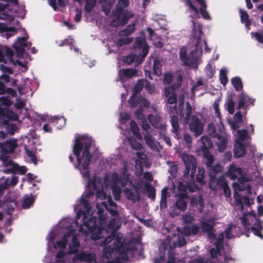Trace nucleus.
<instances>
[{
  "mask_svg": "<svg viewBox=\"0 0 263 263\" xmlns=\"http://www.w3.org/2000/svg\"><path fill=\"white\" fill-rule=\"evenodd\" d=\"M228 70L225 69H221L220 70V80L223 85H226L228 82L227 77Z\"/></svg>",
  "mask_w": 263,
  "mask_h": 263,
  "instance_id": "45",
  "label": "nucleus"
},
{
  "mask_svg": "<svg viewBox=\"0 0 263 263\" xmlns=\"http://www.w3.org/2000/svg\"><path fill=\"white\" fill-rule=\"evenodd\" d=\"M147 118L154 128L160 130V134L165 132L166 125L161 122L160 116H147Z\"/></svg>",
  "mask_w": 263,
  "mask_h": 263,
  "instance_id": "18",
  "label": "nucleus"
},
{
  "mask_svg": "<svg viewBox=\"0 0 263 263\" xmlns=\"http://www.w3.org/2000/svg\"><path fill=\"white\" fill-rule=\"evenodd\" d=\"M27 40V38L26 37H20L18 38L17 41L14 42V44H17L18 46L25 47V46L27 45L26 44V41Z\"/></svg>",
  "mask_w": 263,
  "mask_h": 263,
  "instance_id": "61",
  "label": "nucleus"
},
{
  "mask_svg": "<svg viewBox=\"0 0 263 263\" xmlns=\"http://www.w3.org/2000/svg\"><path fill=\"white\" fill-rule=\"evenodd\" d=\"M241 109H247L246 106V99H245V96L244 95H241L240 96L238 106L237 107V109L238 111L234 114L235 116H240V115H243L242 113L241 112L240 110Z\"/></svg>",
  "mask_w": 263,
  "mask_h": 263,
  "instance_id": "30",
  "label": "nucleus"
},
{
  "mask_svg": "<svg viewBox=\"0 0 263 263\" xmlns=\"http://www.w3.org/2000/svg\"><path fill=\"white\" fill-rule=\"evenodd\" d=\"M173 80V76L171 73H166L163 78V84H170Z\"/></svg>",
  "mask_w": 263,
  "mask_h": 263,
  "instance_id": "62",
  "label": "nucleus"
},
{
  "mask_svg": "<svg viewBox=\"0 0 263 263\" xmlns=\"http://www.w3.org/2000/svg\"><path fill=\"white\" fill-rule=\"evenodd\" d=\"M224 234L221 233L214 243V247L209 250L210 257L205 263H229L234 262V259L231 256V249L229 246H224Z\"/></svg>",
  "mask_w": 263,
  "mask_h": 263,
  "instance_id": "1",
  "label": "nucleus"
},
{
  "mask_svg": "<svg viewBox=\"0 0 263 263\" xmlns=\"http://www.w3.org/2000/svg\"><path fill=\"white\" fill-rule=\"evenodd\" d=\"M262 229V223L259 219H257L254 226L251 227V230L254 234L262 239H263V235L261 233Z\"/></svg>",
  "mask_w": 263,
  "mask_h": 263,
  "instance_id": "24",
  "label": "nucleus"
},
{
  "mask_svg": "<svg viewBox=\"0 0 263 263\" xmlns=\"http://www.w3.org/2000/svg\"><path fill=\"white\" fill-rule=\"evenodd\" d=\"M85 178L88 180V183L86 186V192L82 196L85 199H89L93 195L94 191H97V187L96 181L95 180H92L90 177L88 178Z\"/></svg>",
  "mask_w": 263,
  "mask_h": 263,
  "instance_id": "19",
  "label": "nucleus"
},
{
  "mask_svg": "<svg viewBox=\"0 0 263 263\" xmlns=\"http://www.w3.org/2000/svg\"><path fill=\"white\" fill-rule=\"evenodd\" d=\"M25 152L27 156L30 159L31 162L34 164H36L37 161V157L33 152L27 148H25Z\"/></svg>",
  "mask_w": 263,
  "mask_h": 263,
  "instance_id": "50",
  "label": "nucleus"
},
{
  "mask_svg": "<svg viewBox=\"0 0 263 263\" xmlns=\"http://www.w3.org/2000/svg\"><path fill=\"white\" fill-rule=\"evenodd\" d=\"M135 30V25L134 23L128 25L127 27L121 31V34L123 36H128Z\"/></svg>",
  "mask_w": 263,
  "mask_h": 263,
  "instance_id": "43",
  "label": "nucleus"
},
{
  "mask_svg": "<svg viewBox=\"0 0 263 263\" xmlns=\"http://www.w3.org/2000/svg\"><path fill=\"white\" fill-rule=\"evenodd\" d=\"M197 1L201 6V7L200 8V12L203 18L204 19L210 18L209 13L206 10V6L205 2L203 0H197Z\"/></svg>",
  "mask_w": 263,
  "mask_h": 263,
  "instance_id": "37",
  "label": "nucleus"
},
{
  "mask_svg": "<svg viewBox=\"0 0 263 263\" xmlns=\"http://www.w3.org/2000/svg\"><path fill=\"white\" fill-rule=\"evenodd\" d=\"M182 158L185 166L183 172V177L186 178L190 176V180L194 181L197 168L196 158L193 155L186 154H183Z\"/></svg>",
  "mask_w": 263,
  "mask_h": 263,
  "instance_id": "6",
  "label": "nucleus"
},
{
  "mask_svg": "<svg viewBox=\"0 0 263 263\" xmlns=\"http://www.w3.org/2000/svg\"><path fill=\"white\" fill-rule=\"evenodd\" d=\"M198 34L197 36V41L196 43V49L191 51V54L187 55L186 59H184L182 62L183 65L185 66L193 65L198 61V57L200 55L202 51V36L203 33L202 30V26L201 25L198 26Z\"/></svg>",
  "mask_w": 263,
  "mask_h": 263,
  "instance_id": "5",
  "label": "nucleus"
},
{
  "mask_svg": "<svg viewBox=\"0 0 263 263\" xmlns=\"http://www.w3.org/2000/svg\"><path fill=\"white\" fill-rule=\"evenodd\" d=\"M80 246V242L77 236L74 235L72 238V247L70 246L69 252L70 254H76L78 252V248Z\"/></svg>",
  "mask_w": 263,
  "mask_h": 263,
  "instance_id": "32",
  "label": "nucleus"
},
{
  "mask_svg": "<svg viewBox=\"0 0 263 263\" xmlns=\"http://www.w3.org/2000/svg\"><path fill=\"white\" fill-rule=\"evenodd\" d=\"M145 187L148 193V198H151L152 200H154L156 197V191L155 187H153L149 183H146Z\"/></svg>",
  "mask_w": 263,
  "mask_h": 263,
  "instance_id": "40",
  "label": "nucleus"
},
{
  "mask_svg": "<svg viewBox=\"0 0 263 263\" xmlns=\"http://www.w3.org/2000/svg\"><path fill=\"white\" fill-rule=\"evenodd\" d=\"M251 34L258 42L263 44V29L261 31L252 32Z\"/></svg>",
  "mask_w": 263,
  "mask_h": 263,
  "instance_id": "54",
  "label": "nucleus"
},
{
  "mask_svg": "<svg viewBox=\"0 0 263 263\" xmlns=\"http://www.w3.org/2000/svg\"><path fill=\"white\" fill-rule=\"evenodd\" d=\"M231 82L235 89L237 91H241L243 89V85L241 79L238 77L233 78Z\"/></svg>",
  "mask_w": 263,
  "mask_h": 263,
  "instance_id": "35",
  "label": "nucleus"
},
{
  "mask_svg": "<svg viewBox=\"0 0 263 263\" xmlns=\"http://www.w3.org/2000/svg\"><path fill=\"white\" fill-rule=\"evenodd\" d=\"M203 158L206 167L207 171L210 177V184H211L216 180V177L218 173L222 172L223 167L219 163L213 165L214 157L211 154L208 148L202 149Z\"/></svg>",
  "mask_w": 263,
  "mask_h": 263,
  "instance_id": "3",
  "label": "nucleus"
},
{
  "mask_svg": "<svg viewBox=\"0 0 263 263\" xmlns=\"http://www.w3.org/2000/svg\"><path fill=\"white\" fill-rule=\"evenodd\" d=\"M214 226L210 224L208 222L203 221L202 222V229L203 232L206 233L209 238L211 240L216 239V235L215 234V230L214 229Z\"/></svg>",
  "mask_w": 263,
  "mask_h": 263,
  "instance_id": "20",
  "label": "nucleus"
},
{
  "mask_svg": "<svg viewBox=\"0 0 263 263\" xmlns=\"http://www.w3.org/2000/svg\"><path fill=\"white\" fill-rule=\"evenodd\" d=\"M120 74L126 78H132L136 77L137 71L136 69H124L119 71Z\"/></svg>",
  "mask_w": 263,
  "mask_h": 263,
  "instance_id": "29",
  "label": "nucleus"
},
{
  "mask_svg": "<svg viewBox=\"0 0 263 263\" xmlns=\"http://www.w3.org/2000/svg\"><path fill=\"white\" fill-rule=\"evenodd\" d=\"M128 5V0H118L116 5L115 10H113L112 12L114 16H119L120 14H122L123 9L127 7Z\"/></svg>",
  "mask_w": 263,
  "mask_h": 263,
  "instance_id": "21",
  "label": "nucleus"
},
{
  "mask_svg": "<svg viewBox=\"0 0 263 263\" xmlns=\"http://www.w3.org/2000/svg\"><path fill=\"white\" fill-rule=\"evenodd\" d=\"M176 201L174 205L171 208V215L178 216L180 212H184L187 208V195L186 193H181L176 196Z\"/></svg>",
  "mask_w": 263,
  "mask_h": 263,
  "instance_id": "9",
  "label": "nucleus"
},
{
  "mask_svg": "<svg viewBox=\"0 0 263 263\" xmlns=\"http://www.w3.org/2000/svg\"><path fill=\"white\" fill-rule=\"evenodd\" d=\"M13 48L14 49L17 58H22L25 52V47L18 46L17 44H13Z\"/></svg>",
  "mask_w": 263,
  "mask_h": 263,
  "instance_id": "46",
  "label": "nucleus"
},
{
  "mask_svg": "<svg viewBox=\"0 0 263 263\" xmlns=\"http://www.w3.org/2000/svg\"><path fill=\"white\" fill-rule=\"evenodd\" d=\"M226 178L223 176L219 177L217 181V185L221 189L228 185Z\"/></svg>",
  "mask_w": 263,
  "mask_h": 263,
  "instance_id": "56",
  "label": "nucleus"
},
{
  "mask_svg": "<svg viewBox=\"0 0 263 263\" xmlns=\"http://www.w3.org/2000/svg\"><path fill=\"white\" fill-rule=\"evenodd\" d=\"M98 218L95 216H91L88 219L85 214H84L83 223V225L88 229V231L91 233L95 232L97 230L100 231V228L98 227Z\"/></svg>",
  "mask_w": 263,
  "mask_h": 263,
  "instance_id": "13",
  "label": "nucleus"
},
{
  "mask_svg": "<svg viewBox=\"0 0 263 263\" xmlns=\"http://www.w3.org/2000/svg\"><path fill=\"white\" fill-rule=\"evenodd\" d=\"M115 17L116 18L110 22V26L118 27L126 24L129 20L134 17V14L127 10H125L124 11H123L122 14H120V16Z\"/></svg>",
  "mask_w": 263,
  "mask_h": 263,
  "instance_id": "12",
  "label": "nucleus"
},
{
  "mask_svg": "<svg viewBox=\"0 0 263 263\" xmlns=\"http://www.w3.org/2000/svg\"><path fill=\"white\" fill-rule=\"evenodd\" d=\"M194 220V217L190 214H185L182 217L183 222L186 224L191 223Z\"/></svg>",
  "mask_w": 263,
  "mask_h": 263,
  "instance_id": "60",
  "label": "nucleus"
},
{
  "mask_svg": "<svg viewBox=\"0 0 263 263\" xmlns=\"http://www.w3.org/2000/svg\"><path fill=\"white\" fill-rule=\"evenodd\" d=\"M4 163L6 166L8 165H10V167L9 168L4 170V172L6 174L15 173L16 172H17L18 174L20 175H24L27 171V168L26 166H19L16 164L12 163L11 160H9V161L7 162L6 160H4Z\"/></svg>",
  "mask_w": 263,
  "mask_h": 263,
  "instance_id": "14",
  "label": "nucleus"
},
{
  "mask_svg": "<svg viewBox=\"0 0 263 263\" xmlns=\"http://www.w3.org/2000/svg\"><path fill=\"white\" fill-rule=\"evenodd\" d=\"M128 257L126 253H121L119 256L111 261H108L107 263H122V261H127Z\"/></svg>",
  "mask_w": 263,
  "mask_h": 263,
  "instance_id": "44",
  "label": "nucleus"
},
{
  "mask_svg": "<svg viewBox=\"0 0 263 263\" xmlns=\"http://www.w3.org/2000/svg\"><path fill=\"white\" fill-rule=\"evenodd\" d=\"M128 103L132 108L140 105L139 108L136 110L135 115H144V109L149 107L150 103L148 100L143 97L141 95L132 94L128 99Z\"/></svg>",
  "mask_w": 263,
  "mask_h": 263,
  "instance_id": "7",
  "label": "nucleus"
},
{
  "mask_svg": "<svg viewBox=\"0 0 263 263\" xmlns=\"http://www.w3.org/2000/svg\"><path fill=\"white\" fill-rule=\"evenodd\" d=\"M235 103L232 99H229L225 104V107L230 114H233L234 112Z\"/></svg>",
  "mask_w": 263,
  "mask_h": 263,
  "instance_id": "48",
  "label": "nucleus"
},
{
  "mask_svg": "<svg viewBox=\"0 0 263 263\" xmlns=\"http://www.w3.org/2000/svg\"><path fill=\"white\" fill-rule=\"evenodd\" d=\"M34 199L32 196L25 197L23 202L22 207L23 209H28L33 205Z\"/></svg>",
  "mask_w": 263,
  "mask_h": 263,
  "instance_id": "41",
  "label": "nucleus"
},
{
  "mask_svg": "<svg viewBox=\"0 0 263 263\" xmlns=\"http://www.w3.org/2000/svg\"><path fill=\"white\" fill-rule=\"evenodd\" d=\"M183 231L185 235L189 236L191 235H197L199 232V228L196 224L183 227Z\"/></svg>",
  "mask_w": 263,
  "mask_h": 263,
  "instance_id": "26",
  "label": "nucleus"
},
{
  "mask_svg": "<svg viewBox=\"0 0 263 263\" xmlns=\"http://www.w3.org/2000/svg\"><path fill=\"white\" fill-rule=\"evenodd\" d=\"M130 127L133 135L135 136L138 139L142 140V136L140 133V129L135 121L132 120L130 121Z\"/></svg>",
  "mask_w": 263,
  "mask_h": 263,
  "instance_id": "28",
  "label": "nucleus"
},
{
  "mask_svg": "<svg viewBox=\"0 0 263 263\" xmlns=\"http://www.w3.org/2000/svg\"><path fill=\"white\" fill-rule=\"evenodd\" d=\"M19 116H0V127H2L10 121H17Z\"/></svg>",
  "mask_w": 263,
  "mask_h": 263,
  "instance_id": "31",
  "label": "nucleus"
},
{
  "mask_svg": "<svg viewBox=\"0 0 263 263\" xmlns=\"http://www.w3.org/2000/svg\"><path fill=\"white\" fill-rule=\"evenodd\" d=\"M136 58V55L135 54L128 55L123 58V61L128 65H130L135 62Z\"/></svg>",
  "mask_w": 263,
  "mask_h": 263,
  "instance_id": "55",
  "label": "nucleus"
},
{
  "mask_svg": "<svg viewBox=\"0 0 263 263\" xmlns=\"http://www.w3.org/2000/svg\"><path fill=\"white\" fill-rule=\"evenodd\" d=\"M56 244L58 247L62 249H65L67 245V239L64 236L60 240L57 241Z\"/></svg>",
  "mask_w": 263,
  "mask_h": 263,
  "instance_id": "59",
  "label": "nucleus"
},
{
  "mask_svg": "<svg viewBox=\"0 0 263 263\" xmlns=\"http://www.w3.org/2000/svg\"><path fill=\"white\" fill-rule=\"evenodd\" d=\"M233 119H229L228 122L232 129H236L239 127L240 124L243 120V116H233Z\"/></svg>",
  "mask_w": 263,
  "mask_h": 263,
  "instance_id": "27",
  "label": "nucleus"
},
{
  "mask_svg": "<svg viewBox=\"0 0 263 263\" xmlns=\"http://www.w3.org/2000/svg\"><path fill=\"white\" fill-rule=\"evenodd\" d=\"M234 198L236 202V204L238 205H240L242 209V210H243L244 207L243 201L242 200V197H241L240 195L236 191L234 193Z\"/></svg>",
  "mask_w": 263,
  "mask_h": 263,
  "instance_id": "53",
  "label": "nucleus"
},
{
  "mask_svg": "<svg viewBox=\"0 0 263 263\" xmlns=\"http://www.w3.org/2000/svg\"><path fill=\"white\" fill-rule=\"evenodd\" d=\"M208 129L210 135L216 139L215 142L218 151L220 153L223 152L227 146L228 135L225 131L223 124H214L213 123H210L208 124Z\"/></svg>",
  "mask_w": 263,
  "mask_h": 263,
  "instance_id": "2",
  "label": "nucleus"
},
{
  "mask_svg": "<svg viewBox=\"0 0 263 263\" xmlns=\"http://www.w3.org/2000/svg\"><path fill=\"white\" fill-rule=\"evenodd\" d=\"M4 54L5 55H6L10 61L12 60V58L14 55L13 51L10 48L4 46Z\"/></svg>",
  "mask_w": 263,
  "mask_h": 263,
  "instance_id": "58",
  "label": "nucleus"
},
{
  "mask_svg": "<svg viewBox=\"0 0 263 263\" xmlns=\"http://www.w3.org/2000/svg\"><path fill=\"white\" fill-rule=\"evenodd\" d=\"M92 143L93 141L91 139L87 140L85 141H83V160H84V170L88 169L89 166L91 162L92 155L90 153V148L92 146Z\"/></svg>",
  "mask_w": 263,
  "mask_h": 263,
  "instance_id": "11",
  "label": "nucleus"
},
{
  "mask_svg": "<svg viewBox=\"0 0 263 263\" xmlns=\"http://www.w3.org/2000/svg\"><path fill=\"white\" fill-rule=\"evenodd\" d=\"M144 139L145 143L151 150L154 151H158L157 143L159 144V142L156 141L155 138H154L149 133L145 134L144 135Z\"/></svg>",
  "mask_w": 263,
  "mask_h": 263,
  "instance_id": "22",
  "label": "nucleus"
},
{
  "mask_svg": "<svg viewBox=\"0 0 263 263\" xmlns=\"http://www.w3.org/2000/svg\"><path fill=\"white\" fill-rule=\"evenodd\" d=\"M133 41L132 37H125V38H120L118 39L117 42V45L118 47H121L124 45H127L131 43Z\"/></svg>",
  "mask_w": 263,
  "mask_h": 263,
  "instance_id": "47",
  "label": "nucleus"
},
{
  "mask_svg": "<svg viewBox=\"0 0 263 263\" xmlns=\"http://www.w3.org/2000/svg\"><path fill=\"white\" fill-rule=\"evenodd\" d=\"M184 124H189V128L196 137L201 135L203 131V124L198 118V116H185Z\"/></svg>",
  "mask_w": 263,
  "mask_h": 263,
  "instance_id": "10",
  "label": "nucleus"
},
{
  "mask_svg": "<svg viewBox=\"0 0 263 263\" xmlns=\"http://www.w3.org/2000/svg\"><path fill=\"white\" fill-rule=\"evenodd\" d=\"M17 130V127L14 124H9L8 123L6 125V130L11 135H14Z\"/></svg>",
  "mask_w": 263,
  "mask_h": 263,
  "instance_id": "49",
  "label": "nucleus"
},
{
  "mask_svg": "<svg viewBox=\"0 0 263 263\" xmlns=\"http://www.w3.org/2000/svg\"><path fill=\"white\" fill-rule=\"evenodd\" d=\"M17 146L16 139H10L6 142L0 143L2 152L5 154L12 153Z\"/></svg>",
  "mask_w": 263,
  "mask_h": 263,
  "instance_id": "16",
  "label": "nucleus"
},
{
  "mask_svg": "<svg viewBox=\"0 0 263 263\" xmlns=\"http://www.w3.org/2000/svg\"><path fill=\"white\" fill-rule=\"evenodd\" d=\"M238 137L236 141H244L248 136L247 129H242L237 131Z\"/></svg>",
  "mask_w": 263,
  "mask_h": 263,
  "instance_id": "51",
  "label": "nucleus"
},
{
  "mask_svg": "<svg viewBox=\"0 0 263 263\" xmlns=\"http://www.w3.org/2000/svg\"><path fill=\"white\" fill-rule=\"evenodd\" d=\"M201 140L203 143V148H207V147H211L212 145V143L211 139L206 136H202L201 138Z\"/></svg>",
  "mask_w": 263,
  "mask_h": 263,
  "instance_id": "57",
  "label": "nucleus"
},
{
  "mask_svg": "<svg viewBox=\"0 0 263 263\" xmlns=\"http://www.w3.org/2000/svg\"><path fill=\"white\" fill-rule=\"evenodd\" d=\"M183 78L181 75L178 76L177 82L174 83L171 86L164 88V95L167 98L168 104H174L177 102L176 89H179L181 86Z\"/></svg>",
  "mask_w": 263,
  "mask_h": 263,
  "instance_id": "8",
  "label": "nucleus"
},
{
  "mask_svg": "<svg viewBox=\"0 0 263 263\" xmlns=\"http://www.w3.org/2000/svg\"><path fill=\"white\" fill-rule=\"evenodd\" d=\"M107 0H99L100 3L106 2ZM97 0H87L85 6V10L87 12H90L96 5Z\"/></svg>",
  "mask_w": 263,
  "mask_h": 263,
  "instance_id": "39",
  "label": "nucleus"
},
{
  "mask_svg": "<svg viewBox=\"0 0 263 263\" xmlns=\"http://www.w3.org/2000/svg\"><path fill=\"white\" fill-rule=\"evenodd\" d=\"M131 147L133 149L136 150H140L142 148V144L138 142L135 139H130L129 140Z\"/></svg>",
  "mask_w": 263,
  "mask_h": 263,
  "instance_id": "52",
  "label": "nucleus"
},
{
  "mask_svg": "<svg viewBox=\"0 0 263 263\" xmlns=\"http://www.w3.org/2000/svg\"><path fill=\"white\" fill-rule=\"evenodd\" d=\"M144 87V81L143 80H139L135 84L132 94L138 95Z\"/></svg>",
  "mask_w": 263,
  "mask_h": 263,
  "instance_id": "42",
  "label": "nucleus"
},
{
  "mask_svg": "<svg viewBox=\"0 0 263 263\" xmlns=\"http://www.w3.org/2000/svg\"><path fill=\"white\" fill-rule=\"evenodd\" d=\"M236 168H237V167L235 165H231L230 166L229 172L233 179H235L237 177V175L235 174L236 172Z\"/></svg>",
  "mask_w": 263,
  "mask_h": 263,
  "instance_id": "64",
  "label": "nucleus"
},
{
  "mask_svg": "<svg viewBox=\"0 0 263 263\" xmlns=\"http://www.w3.org/2000/svg\"><path fill=\"white\" fill-rule=\"evenodd\" d=\"M246 153V145L244 143L237 142L235 145L234 149V155L236 158L243 157Z\"/></svg>",
  "mask_w": 263,
  "mask_h": 263,
  "instance_id": "23",
  "label": "nucleus"
},
{
  "mask_svg": "<svg viewBox=\"0 0 263 263\" xmlns=\"http://www.w3.org/2000/svg\"><path fill=\"white\" fill-rule=\"evenodd\" d=\"M171 124L172 126V132L176 134L175 137L179 134V122L178 116H172Z\"/></svg>",
  "mask_w": 263,
  "mask_h": 263,
  "instance_id": "38",
  "label": "nucleus"
},
{
  "mask_svg": "<svg viewBox=\"0 0 263 263\" xmlns=\"http://www.w3.org/2000/svg\"><path fill=\"white\" fill-rule=\"evenodd\" d=\"M83 149V137L78 136L75 137L74 143L73 146V154L77 157V163L75 167L79 169L82 174L83 178L90 177V171L84 170V160H83V155L80 154Z\"/></svg>",
  "mask_w": 263,
  "mask_h": 263,
  "instance_id": "4",
  "label": "nucleus"
},
{
  "mask_svg": "<svg viewBox=\"0 0 263 263\" xmlns=\"http://www.w3.org/2000/svg\"><path fill=\"white\" fill-rule=\"evenodd\" d=\"M145 42V39L142 37H137L136 39L135 44L136 47L141 48Z\"/></svg>",
  "mask_w": 263,
  "mask_h": 263,
  "instance_id": "63",
  "label": "nucleus"
},
{
  "mask_svg": "<svg viewBox=\"0 0 263 263\" xmlns=\"http://www.w3.org/2000/svg\"><path fill=\"white\" fill-rule=\"evenodd\" d=\"M205 170L203 167H199L198 173L196 175L195 180L200 184H204L205 181H204Z\"/></svg>",
  "mask_w": 263,
  "mask_h": 263,
  "instance_id": "36",
  "label": "nucleus"
},
{
  "mask_svg": "<svg viewBox=\"0 0 263 263\" xmlns=\"http://www.w3.org/2000/svg\"><path fill=\"white\" fill-rule=\"evenodd\" d=\"M239 13L241 22L242 23H245L246 27H249L251 24V22L249 19V16L247 12L245 10L240 9Z\"/></svg>",
  "mask_w": 263,
  "mask_h": 263,
  "instance_id": "34",
  "label": "nucleus"
},
{
  "mask_svg": "<svg viewBox=\"0 0 263 263\" xmlns=\"http://www.w3.org/2000/svg\"><path fill=\"white\" fill-rule=\"evenodd\" d=\"M9 11L12 12V8H10V5L8 4H3L0 3V11H3L0 13V19L3 20H7L10 22H12L14 20V16L10 14Z\"/></svg>",
  "mask_w": 263,
  "mask_h": 263,
  "instance_id": "15",
  "label": "nucleus"
},
{
  "mask_svg": "<svg viewBox=\"0 0 263 263\" xmlns=\"http://www.w3.org/2000/svg\"><path fill=\"white\" fill-rule=\"evenodd\" d=\"M85 261L88 263H91L92 261H96L95 255L90 253H86L84 251H82L79 253H76L73 258V261Z\"/></svg>",
  "mask_w": 263,
  "mask_h": 263,
  "instance_id": "17",
  "label": "nucleus"
},
{
  "mask_svg": "<svg viewBox=\"0 0 263 263\" xmlns=\"http://www.w3.org/2000/svg\"><path fill=\"white\" fill-rule=\"evenodd\" d=\"M124 193L126 198L132 201L133 202H136L140 200V195L136 194L132 189L126 187L124 189Z\"/></svg>",
  "mask_w": 263,
  "mask_h": 263,
  "instance_id": "25",
  "label": "nucleus"
},
{
  "mask_svg": "<svg viewBox=\"0 0 263 263\" xmlns=\"http://www.w3.org/2000/svg\"><path fill=\"white\" fill-rule=\"evenodd\" d=\"M162 65L160 61L157 59H154L153 63V73L159 77L161 75Z\"/></svg>",
  "mask_w": 263,
  "mask_h": 263,
  "instance_id": "33",
  "label": "nucleus"
}]
</instances>
